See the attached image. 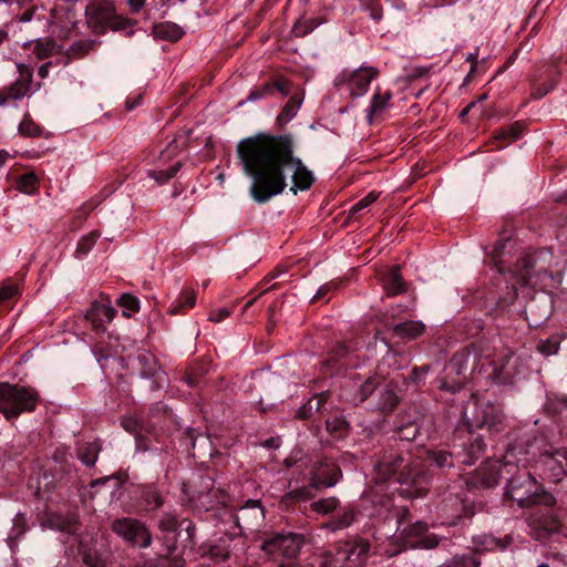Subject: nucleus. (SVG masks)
<instances>
[{"instance_id": "nucleus-6", "label": "nucleus", "mask_w": 567, "mask_h": 567, "mask_svg": "<svg viewBox=\"0 0 567 567\" xmlns=\"http://www.w3.org/2000/svg\"><path fill=\"white\" fill-rule=\"evenodd\" d=\"M341 476L338 465L328 458L318 461L311 470V483L309 486L297 488L287 493L284 501L297 499L307 501L313 497V489L320 486L331 487L336 485Z\"/></svg>"}, {"instance_id": "nucleus-51", "label": "nucleus", "mask_w": 567, "mask_h": 567, "mask_svg": "<svg viewBox=\"0 0 567 567\" xmlns=\"http://www.w3.org/2000/svg\"><path fill=\"white\" fill-rule=\"evenodd\" d=\"M298 105L292 104L291 102H288L282 111L277 116V123L280 126L286 125L288 122H290L297 114Z\"/></svg>"}, {"instance_id": "nucleus-16", "label": "nucleus", "mask_w": 567, "mask_h": 567, "mask_svg": "<svg viewBox=\"0 0 567 567\" xmlns=\"http://www.w3.org/2000/svg\"><path fill=\"white\" fill-rule=\"evenodd\" d=\"M265 513L258 501H248L240 507L236 515V520L240 529L255 530L264 520Z\"/></svg>"}, {"instance_id": "nucleus-61", "label": "nucleus", "mask_w": 567, "mask_h": 567, "mask_svg": "<svg viewBox=\"0 0 567 567\" xmlns=\"http://www.w3.org/2000/svg\"><path fill=\"white\" fill-rule=\"evenodd\" d=\"M430 370V367L429 365H422V367H415L413 370H412V373H411V380L413 382H419L421 381L422 379H424V377L427 374Z\"/></svg>"}, {"instance_id": "nucleus-15", "label": "nucleus", "mask_w": 567, "mask_h": 567, "mask_svg": "<svg viewBox=\"0 0 567 567\" xmlns=\"http://www.w3.org/2000/svg\"><path fill=\"white\" fill-rule=\"evenodd\" d=\"M18 79L0 92V104H4L9 100H20L28 93L32 81V71L24 64H18Z\"/></svg>"}, {"instance_id": "nucleus-38", "label": "nucleus", "mask_w": 567, "mask_h": 567, "mask_svg": "<svg viewBox=\"0 0 567 567\" xmlns=\"http://www.w3.org/2000/svg\"><path fill=\"white\" fill-rule=\"evenodd\" d=\"M55 42L51 39H39L34 45L33 53L39 60H43L55 52Z\"/></svg>"}, {"instance_id": "nucleus-33", "label": "nucleus", "mask_w": 567, "mask_h": 567, "mask_svg": "<svg viewBox=\"0 0 567 567\" xmlns=\"http://www.w3.org/2000/svg\"><path fill=\"white\" fill-rule=\"evenodd\" d=\"M480 564L478 555L476 553H471L467 555L455 556L440 567H478Z\"/></svg>"}, {"instance_id": "nucleus-26", "label": "nucleus", "mask_w": 567, "mask_h": 567, "mask_svg": "<svg viewBox=\"0 0 567 567\" xmlns=\"http://www.w3.org/2000/svg\"><path fill=\"white\" fill-rule=\"evenodd\" d=\"M101 446L97 442L81 443L76 447L78 458L86 466H93L97 460Z\"/></svg>"}, {"instance_id": "nucleus-48", "label": "nucleus", "mask_w": 567, "mask_h": 567, "mask_svg": "<svg viewBox=\"0 0 567 567\" xmlns=\"http://www.w3.org/2000/svg\"><path fill=\"white\" fill-rule=\"evenodd\" d=\"M38 186V177L34 173H27L22 175L18 183V188L25 193V194H32Z\"/></svg>"}, {"instance_id": "nucleus-57", "label": "nucleus", "mask_w": 567, "mask_h": 567, "mask_svg": "<svg viewBox=\"0 0 567 567\" xmlns=\"http://www.w3.org/2000/svg\"><path fill=\"white\" fill-rule=\"evenodd\" d=\"M231 313L233 310L229 308H219L210 311L208 320L218 323L228 318Z\"/></svg>"}, {"instance_id": "nucleus-59", "label": "nucleus", "mask_w": 567, "mask_h": 567, "mask_svg": "<svg viewBox=\"0 0 567 567\" xmlns=\"http://www.w3.org/2000/svg\"><path fill=\"white\" fill-rule=\"evenodd\" d=\"M417 433V429L414 424H408L405 426H403L402 429H400V437L401 439H404V440H412L415 437Z\"/></svg>"}, {"instance_id": "nucleus-20", "label": "nucleus", "mask_w": 567, "mask_h": 567, "mask_svg": "<svg viewBox=\"0 0 567 567\" xmlns=\"http://www.w3.org/2000/svg\"><path fill=\"white\" fill-rule=\"evenodd\" d=\"M409 515L410 513L405 507H400L394 513L398 524L396 532H400L401 536L406 538V542H409V538L421 536L427 530V525L421 520L404 526L409 520Z\"/></svg>"}, {"instance_id": "nucleus-22", "label": "nucleus", "mask_w": 567, "mask_h": 567, "mask_svg": "<svg viewBox=\"0 0 567 567\" xmlns=\"http://www.w3.org/2000/svg\"><path fill=\"white\" fill-rule=\"evenodd\" d=\"M133 370H136L141 378L155 377L157 372V362L155 357L150 352H143L136 357L130 358Z\"/></svg>"}, {"instance_id": "nucleus-11", "label": "nucleus", "mask_w": 567, "mask_h": 567, "mask_svg": "<svg viewBox=\"0 0 567 567\" xmlns=\"http://www.w3.org/2000/svg\"><path fill=\"white\" fill-rule=\"evenodd\" d=\"M303 543L305 539L301 534H277L265 540L261 548L270 556H282L287 559H293L299 554Z\"/></svg>"}, {"instance_id": "nucleus-28", "label": "nucleus", "mask_w": 567, "mask_h": 567, "mask_svg": "<svg viewBox=\"0 0 567 567\" xmlns=\"http://www.w3.org/2000/svg\"><path fill=\"white\" fill-rule=\"evenodd\" d=\"M153 32L156 38L168 41H176L181 39L182 35L184 34L181 27L173 22H163L155 24L153 28Z\"/></svg>"}, {"instance_id": "nucleus-31", "label": "nucleus", "mask_w": 567, "mask_h": 567, "mask_svg": "<svg viewBox=\"0 0 567 567\" xmlns=\"http://www.w3.org/2000/svg\"><path fill=\"white\" fill-rule=\"evenodd\" d=\"M545 410L551 415H558L567 412V396L559 394L548 395Z\"/></svg>"}, {"instance_id": "nucleus-64", "label": "nucleus", "mask_w": 567, "mask_h": 567, "mask_svg": "<svg viewBox=\"0 0 567 567\" xmlns=\"http://www.w3.org/2000/svg\"><path fill=\"white\" fill-rule=\"evenodd\" d=\"M95 208V205L93 203H85L83 204L78 210H76V217H85L87 216L93 209Z\"/></svg>"}, {"instance_id": "nucleus-5", "label": "nucleus", "mask_w": 567, "mask_h": 567, "mask_svg": "<svg viewBox=\"0 0 567 567\" xmlns=\"http://www.w3.org/2000/svg\"><path fill=\"white\" fill-rule=\"evenodd\" d=\"M38 401V392L30 386L0 383V412L7 420L16 419L22 413L33 412Z\"/></svg>"}, {"instance_id": "nucleus-44", "label": "nucleus", "mask_w": 567, "mask_h": 567, "mask_svg": "<svg viewBox=\"0 0 567 567\" xmlns=\"http://www.w3.org/2000/svg\"><path fill=\"white\" fill-rule=\"evenodd\" d=\"M118 305L123 308L125 317H130V312H135L140 309L138 299L130 293H123L118 299Z\"/></svg>"}, {"instance_id": "nucleus-56", "label": "nucleus", "mask_w": 567, "mask_h": 567, "mask_svg": "<svg viewBox=\"0 0 567 567\" xmlns=\"http://www.w3.org/2000/svg\"><path fill=\"white\" fill-rule=\"evenodd\" d=\"M195 302H196L195 291L194 290H185L178 299V307L192 308L195 306Z\"/></svg>"}, {"instance_id": "nucleus-12", "label": "nucleus", "mask_w": 567, "mask_h": 567, "mask_svg": "<svg viewBox=\"0 0 567 567\" xmlns=\"http://www.w3.org/2000/svg\"><path fill=\"white\" fill-rule=\"evenodd\" d=\"M468 362V355L464 352L455 353L445 367L446 379L442 381L440 388L451 392H457L464 383V372Z\"/></svg>"}, {"instance_id": "nucleus-63", "label": "nucleus", "mask_w": 567, "mask_h": 567, "mask_svg": "<svg viewBox=\"0 0 567 567\" xmlns=\"http://www.w3.org/2000/svg\"><path fill=\"white\" fill-rule=\"evenodd\" d=\"M146 0H126L132 13H138L145 7Z\"/></svg>"}, {"instance_id": "nucleus-49", "label": "nucleus", "mask_w": 567, "mask_h": 567, "mask_svg": "<svg viewBox=\"0 0 567 567\" xmlns=\"http://www.w3.org/2000/svg\"><path fill=\"white\" fill-rule=\"evenodd\" d=\"M158 528L164 533H175L178 528V519L176 515L165 513L158 522Z\"/></svg>"}, {"instance_id": "nucleus-54", "label": "nucleus", "mask_w": 567, "mask_h": 567, "mask_svg": "<svg viewBox=\"0 0 567 567\" xmlns=\"http://www.w3.org/2000/svg\"><path fill=\"white\" fill-rule=\"evenodd\" d=\"M19 291L18 286L13 284L2 282L0 284V303L9 300L13 296H16Z\"/></svg>"}, {"instance_id": "nucleus-23", "label": "nucleus", "mask_w": 567, "mask_h": 567, "mask_svg": "<svg viewBox=\"0 0 567 567\" xmlns=\"http://www.w3.org/2000/svg\"><path fill=\"white\" fill-rule=\"evenodd\" d=\"M42 525L68 534H73L76 530V519L73 515L63 516L56 513H49Z\"/></svg>"}, {"instance_id": "nucleus-35", "label": "nucleus", "mask_w": 567, "mask_h": 567, "mask_svg": "<svg viewBox=\"0 0 567 567\" xmlns=\"http://www.w3.org/2000/svg\"><path fill=\"white\" fill-rule=\"evenodd\" d=\"M96 44L95 40H79L72 43L68 50L70 58L80 59L85 56Z\"/></svg>"}, {"instance_id": "nucleus-14", "label": "nucleus", "mask_w": 567, "mask_h": 567, "mask_svg": "<svg viewBox=\"0 0 567 567\" xmlns=\"http://www.w3.org/2000/svg\"><path fill=\"white\" fill-rule=\"evenodd\" d=\"M199 486L205 488L206 494H202L198 497V504L196 508L209 511L217 505H226L228 502L227 493L221 488H215L214 481L208 476L199 477Z\"/></svg>"}, {"instance_id": "nucleus-45", "label": "nucleus", "mask_w": 567, "mask_h": 567, "mask_svg": "<svg viewBox=\"0 0 567 567\" xmlns=\"http://www.w3.org/2000/svg\"><path fill=\"white\" fill-rule=\"evenodd\" d=\"M339 501L336 497L322 498L311 504V508L320 514H329L338 507Z\"/></svg>"}, {"instance_id": "nucleus-46", "label": "nucleus", "mask_w": 567, "mask_h": 567, "mask_svg": "<svg viewBox=\"0 0 567 567\" xmlns=\"http://www.w3.org/2000/svg\"><path fill=\"white\" fill-rule=\"evenodd\" d=\"M343 561L342 557L338 555V551L333 554L332 551L323 553L317 561V567H342Z\"/></svg>"}, {"instance_id": "nucleus-19", "label": "nucleus", "mask_w": 567, "mask_h": 567, "mask_svg": "<svg viewBox=\"0 0 567 567\" xmlns=\"http://www.w3.org/2000/svg\"><path fill=\"white\" fill-rule=\"evenodd\" d=\"M370 553V544L367 540H359L351 546L338 548V555L342 557L343 564L350 561L353 565L362 566L367 563Z\"/></svg>"}, {"instance_id": "nucleus-37", "label": "nucleus", "mask_w": 567, "mask_h": 567, "mask_svg": "<svg viewBox=\"0 0 567 567\" xmlns=\"http://www.w3.org/2000/svg\"><path fill=\"white\" fill-rule=\"evenodd\" d=\"M355 519V511L348 507L341 515L331 520L328 526L331 530H338L349 527Z\"/></svg>"}, {"instance_id": "nucleus-17", "label": "nucleus", "mask_w": 567, "mask_h": 567, "mask_svg": "<svg viewBox=\"0 0 567 567\" xmlns=\"http://www.w3.org/2000/svg\"><path fill=\"white\" fill-rule=\"evenodd\" d=\"M519 368V358L512 350L506 349L502 363L498 362V384L508 386L515 384V379L522 373Z\"/></svg>"}, {"instance_id": "nucleus-43", "label": "nucleus", "mask_w": 567, "mask_h": 567, "mask_svg": "<svg viewBox=\"0 0 567 567\" xmlns=\"http://www.w3.org/2000/svg\"><path fill=\"white\" fill-rule=\"evenodd\" d=\"M555 86V81H540L539 79L534 80L530 86V95L533 99H542Z\"/></svg>"}, {"instance_id": "nucleus-50", "label": "nucleus", "mask_w": 567, "mask_h": 567, "mask_svg": "<svg viewBox=\"0 0 567 567\" xmlns=\"http://www.w3.org/2000/svg\"><path fill=\"white\" fill-rule=\"evenodd\" d=\"M97 237H99L97 231H91L86 236L82 237L78 243L76 254H81V255L87 254L94 246Z\"/></svg>"}, {"instance_id": "nucleus-4", "label": "nucleus", "mask_w": 567, "mask_h": 567, "mask_svg": "<svg viewBox=\"0 0 567 567\" xmlns=\"http://www.w3.org/2000/svg\"><path fill=\"white\" fill-rule=\"evenodd\" d=\"M85 14L89 27L96 34H103L109 29L113 31H125L127 37L134 33L133 25L135 21L118 16L111 1L103 0L87 4Z\"/></svg>"}, {"instance_id": "nucleus-1", "label": "nucleus", "mask_w": 567, "mask_h": 567, "mask_svg": "<svg viewBox=\"0 0 567 567\" xmlns=\"http://www.w3.org/2000/svg\"><path fill=\"white\" fill-rule=\"evenodd\" d=\"M237 154L244 172L252 179L250 196L259 204L281 194L288 186V177L295 195L308 190L315 182L313 173L293 155V143L288 135L259 134L245 138L237 144Z\"/></svg>"}, {"instance_id": "nucleus-42", "label": "nucleus", "mask_w": 567, "mask_h": 567, "mask_svg": "<svg viewBox=\"0 0 567 567\" xmlns=\"http://www.w3.org/2000/svg\"><path fill=\"white\" fill-rule=\"evenodd\" d=\"M182 166L181 162H176L168 169L150 171L148 175L154 178L158 184H165L173 178Z\"/></svg>"}, {"instance_id": "nucleus-21", "label": "nucleus", "mask_w": 567, "mask_h": 567, "mask_svg": "<svg viewBox=\"0 0 567 567\" xmlns=\"http://www.w3.org/2000/svg\"><path fill=\"white\" fill-rule=\"evenodd\" d=\"M275 91H278L282 96H288L290 94V90L287 86V82L282 79H276L271 82L264 83L261 86L251 90L247 99L240 102L239 105L244 104L245 102H255L257 100L272 95Z\"/></svg>"}, {"instance_id": "nucleus-8", "label": "nucleus", "mask_w": 567, "mask_h": 567, "mask_svg": "<svg viewBox=\"0 0 567 567\" xmlns=\"http://www.w3.org/2000/svg\"><path fill=\"white\" fill-rule=\"evenodd\" d=\"M112 530L133 546L147 548L152 543V535L145 524L131 518H117L112 523Z\"/></svg>"}, {"instance_id": "nucleus-9", "label": "nucleus", "mask_w": 567, "mask_h": 567, "mask_svg": "<svg viewBox=\"0 0 567 567\" xmlns=\"http://www.w3.org/2000/svg\"><path fill=\"white\" fill-rule=\"evenodd\" d=\"M535 467L548 481L560 482L567 475V447L542 453Z\"/></svg>"}, {"instance_id": "nucleus-53", "label": "nucleus", "mask_w": 567, "mask_h": 567, "mask_svg": "<svg viewBox=\"0 0 567 567\" xmlns=\"http://www.w3.org/2000/svg\"><path fill=\"white\" fill-rule=\"evenodd\" d=\"M378 199V194L374 192L368 194L365 197L358 200L350 209V214H357L358 212L369 207L372 203Z\"/></svg>"}, {"instance_id": "nucleus-3", "label": "nucleus", "mask_w": 567, "mask_h": 567, "mask_svg": "<svg viewBox=\"0 0 567 567\" xmlns=\"http://www.w3.org/2000/svg\"><path fill=\"white\" fill-rule=\"evenodd\" d=\"M504 497L517 502L519 507H530L535 504L554 506L556 499L544 492L537 481L525 471H518L504 487Z\"/></svg>"}, {"instance_id": "nucleus-62", "label": "nucleus", "mask_w": 567, "mask_h": 567, "mask_svg": "<svg viewBox=\"0 0 567 567\" xmlns=\"http://www.w3.org/2000/svg\"><path fill=\"white\" fill-rule=\"evenodd\" d=\"M347 422L343 419H336L333 421H327V427L329 431H342L347 427Z\"/></svg>"}, {"instance_id": "nucleus-13", "label": "nucleus", "mask_w": 567, "mask_h": 567, "mask_svg": "<svg viewBox=\"0 0 567 567\" xmlns=\"http://www.w3.org/2000/svg\"><path fill=\"white\" fill-rule=\"evenodd\" d=\"M551 507L545 506V508L537 509L528 518L529 526L534 529L537 538L559 532L560 519Z\"/></svg>"}, {"instance_id": "nucleus-10", "label": "nucleus", "mask_w": 567, "mask_h": 567, "mask_svg": "<svg viewBox=\"0 0 567 567\" xmlns=\"http://www.w3.org/2000/svg\"><path fill=\"white\" fill-rule=\"evenodd\" d=\"M534 268V264L530 259L524 258L522 259L517 266L516 269L509 272L511 278L515 279V284H513L511 287L507 286L506 293L503 296V301L506 305L513 303L517 298V288L516 285L519 284L523 286H530L536 287L540 279L547 276L546 270L537 271L536 274H533L532 270Z\"/></svg>"}, {"instance_id": "nucleus-18", "label": "nucleus", "mask_w": 567, "mask_h": 567, "mask_svg": "<svg viewBox=\"0 0 567 567\" xmlns=\"http://www.w3.org/2000/svg\"><path fill=\"white\" fill-rule=\"evenodd\" d=\"M116 310L109 303L93 302L85 313V319L91 322L96 331L104 330V323L113 320Z\"/></svg>"}, {"instance_id": "nucleus-7", "label": "nucleus", "mask_w": 567, "mask_h": 567, "mask_svg": "<svg viewBox=\"0 0 567 567\" xmlns=\"http://www.w3.org/2000/svg\"><path fill=\"white\" fill-rule=\"evenodd\" d=\"M379 71L373 66H360L355 70H343L334 79L337 87L346 86L352 97L363 96L370 83L378 76Z\"/></svg>"}, {"instance_id": "nucleus-2", "label": "nucleus", "mask_w": 567, "mask_h": 567, "mask_svg": "<svg viewBox=\"0 0 567 567\" xmlns=\"http://www.w3.org/2000/svg\"><path fill=\"white\" fill-rule=\"evenodd\" d=\"M378 480L388 481L398 474L400 493L404 497L417 498L426 495L430 476L420 457L411 460L393 452L385 453L374 466Z\"/></svg>"}, {"instance_id": "nucleus-34", "label": "nucleus", "mask_w": 567, "mask_h": 567, "mask_svg": "<svg viewBox=\"0 0 567 567\" xmlns=\"http://www.w3.org/2000/svg\"><path fill=\"white\" fill-rule=\"evenodd\" d=\"M380 384L378 377H370L368 378L361 385L359 391L354 394L352 401L354 403L363 402L367 400L373 391L378 388Z\"/></svg>"}, {"instance_id": "nucleus-32", "label": "nucleus", "mask_w": 567, "mask_h": 567, "mask_svg": "<svg viewBox=\"0 0 567 567\" xmlns=\"http://www.w3.org/2000/svg\"><path fill=\"white\" fill-rule=\"evenodd\" d=\"M141 497L144 499L147 506H154L158 508L163 505L162 495L156 485L150 484L141 487Z\"/></svg>"}, {"instance_id": "nucleus-58", "label": "nucleus", "mask_w": 567, "mask_h": 567, "mask_svg": "<svg viewBox=\"0 0 567 567\" xmlns=\"http://www.w3.org/2000/svg\"><path fill=\"white\" fill-rule=\"evenodd\" d=\"M396 362V353H394L393 351H388V353L383 357L382 359V362L378 365V375H382V378H384V371H383V365L384 364H388L389 367L392 364V363H395Z\"/></svg>"}, {"instance_id": "nucleus-60", "label": "nucleus", "mask_w": 567, "mask_h": 567, "mask_svg": "<svg viewBox=\"0 0 567 567\" xmlns=\"http://www.w3.org/2000/svg\"><path fill=\"white\" fill-rule=\"evenodd\" d=\"M34 12H35V8L27 9L23 13H21L14 20H12L11 23L8 27H13L16 22L17 23H21V22L24 23V22L31 21L32 18H33Z\"/></svg>"}, {"instance_id": "nucleus-27", "label": "nucleus", "mask_w": 567, "mask_h": 567, "mask_svg": "<svg viewBox=\"0 0 567 567\" xmlns=\"http://www.w3.org/2000/svg\"><path fill=\"white\" fill-rule=\"evenodd\" d=\"M425 326L422 321H405L393 327V331L398 337L415 339L424 332Z\"/></svg>"}, {"instance_id": "nucleus-24", "label": "nucleus", "mask_w": 567, "mask_h": 567, "mask_svg": "<svg viewBox=\"0 0 567 567\" xmlns=\"http://www.w3.org/2000/svg\"><path fill=\"white\" fill-rule=\"evenodd\" d=\"M392 99V93L390 91H385L381 93L377 91L371 100L370 106L367 110V120L371 124L375 116L381 115L390 107V100Z\"/></svg>"}, {"instance_id": "nucleus-29", "label": "nucleus", "mask_w": 567, "mask_h": 567, "mask_svg": "<svg viewBox=\"0 0 567 567\" xmlns=\"http://www.w3.org/2000/svg\"><path fill=\"white\" fill-rule=\"evenodd\" d=\"M384 288L389 296H396L405 290V285L400 274V267L395 266L390 269L384 281Z\"/></svg>"}, {"instance_id": "nucleus-39", "label": "nucleus", "mask_w": 567, "mask_h": 567, "mask_svg": "<svg viewBox=\"0 0 567 567\" xmlns=\"http://www.w3.org/2000/svg\"><path fill=\"white\" fill-rule=\"evenodd\" d=\"M524 132V124L515 122L509 124L506 128L498 130V143L503 140H508V144L516 141Z\"/></svg>"}, {"instance_id": "nucleus-30", "label": "nucleus", "mask_w": 567, "mask_h": 567, "mask_svg": "<svg viewBox=\"0 0 567 567\" xmlns=\"http://www.w3.org/2000/svg\"><path fill=\"white\" fill-rule=\"evenodd\" d=\"M475 480L482 487H494L496 484V472L492 464L481 466L475 472Z\"/></svg>"}, {"instance_id": "nucleus-36", "label": "nucleus", "mask_w": 567, "mask_h": 567, "mask_svg": "<svg viewBox=\"0 0 567 567\" xmlns=\"http://www.w3.org/2000/svg\"><path fill=\"white\" fill-rule=\"evenodd\" d=\"M399 404V396L391 388H385L380 396L379 409L383 412H391Z\"/></svg>"}, {"instance_id": "nucleus-41", "label": "nucleus", "mask_w": 567, "mask_h": 567, "mask_svg": "<svg viewBox=\"0 0 567 567\" xmlns=\"http://www.w3.org/2000/svg\"><path fill=\"white\" fill-rule=\"evenodd\" d=\"M423 462L425 465H426V462L431 463V464H435L440 468L453 466L452 455L444 451L427 453V460L423 461Z\"/></svg>"}, {"instance_id": "nucleus-55", "label": "nucleus", "mask_w": 567, "mask_h": 567, "mask_svg": "<svg viewBox=\"0 0 567 567\" xmlns=\"http://www.w3.org/2000/svg\"><path fill=\"white\" fill-rule=\"evenodd\" d=\"M19 132L25 136H37L40 134V127L30 120H23L19 125Z\"/></svg>"}, {"instance_id": "nucleus-40", "label": "nucleus", "mask_w": 567, "mask_h": 567, "mask_svg": "<svg viewBox=\"0 0 567 567\" xmlns=\"http://www.w3.org/2000/svg\"><path fill=\"white\" fill-rule=\"evenodd\" d=\"M561 337L556 334L546 340H540L537 344V350L544 355L556 354L560 347Z\"/></svg>"}, {"instance_id": "nucleus-47", "label": "nucleus", "mask_w": 567, "mask_h": 567, "mask_svg": "<svg viewBox=\"0 0 567 567\" xmlns=\"http://www.w3.org/2000/svg\"><path fill=\"white\" fill-rule=\"evenodd\" d=\"M183 492L187 496L188 501L192 503L194 507L198 504V497L202 494H206L205 488L199 486V480L194 484H184Z\"/></svg>"}, {"instance_id": "nucleus-52", "label": "nucleus", "mask_w": 567, "mask_h": 567, "mask_svg": "<svg viewBox=\"0 0 567 567\" xmlns=\"http://www.w3.org/2000/svg\"><path fill=\"white\" fill-rule=\"evenodd\" d=\"M80 550L83 556V561L91 567H99L102 565V559L95 550H86L81 542Z\"/></svg>"}, {"instance_id": "nucleus-25", "label": "nucleus", "mask_w": 567, "mask_h": 567, "mask_svg": "<svg viewBox=\"0 0 567 567\" xmlns=\"http://www.w3.org/2000/svg\"><path fill=\"white\" fill-rule=\"evenodd\" d=\"M328 396L329 394L327 392H322L309 399L307 403L298 409L297 417L300 420L310 419L313 413L319 412L323 408Z\"/></svg>"}]
</instances>
